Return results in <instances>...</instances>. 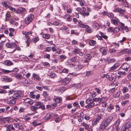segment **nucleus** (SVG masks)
<instances>
[{
	"label": "nucleus",
	"instance_id": "11",
	"mask_svg": "<svg viewBox=\"0 0 131 131\" xmlns=\"http://www.w3.org/2000/svg\"><path fill=\"white\" fill-rule=\"evenodd\" d=\"M120 66V64L118 63H116L110 69V70L111 71H114L116 70Z\"/></svg>",
	"mask_w": 131,
	"mask_h": 131
},
{
	"label": "nucleus",
	"instance_id": "59",
	"mask_svg": "<svg viewBox=\"0 0 131 131\" xmlns=\"http://www.w3.org/2000/svg\"><path fill=\"white\" fill-rule=\"evenodd\" d=\"M114 28L112 27H110L108 28V31L112 32H113Z\"/></svg>",
	"mask_w": 131,
	"mask_h": 131
},
{
	"label": "nucleus",
	"instance_id": "40",
	"mask_svg": "<svg viewBox=\"0 0 131 131\" xmlns=\"http://www.w3.org/2000/svg\"><path fill=\"white\" fill-rule=\"evenodd\" d=\"M117 51L116 50L114 49H112L110 50V52L112 54H113L115 53Z\"/></svg>",
	"mask_w": 131,
	"mask_h": 131
},
{
	"label": "nucleus",
	"instance_id": "38",
	"mask_svg": "<svg viewBox=\"0 0 131 131\" xmlns=\"http://www.w3.org/2000/svg\"><path fill=\"white\" fill-rule=\"evenodd\" d=\"M81 125L85 127V129H88L89 127V126L88 125L85 123L84 122H83L81 124Z\"/></svg>",
	"mask_w": 131,
	"mask_h": 131
},
{
	"label": "nucleus",
	"instance_id": "41",
	"mask_svg": "<svg viewBox=\"0 0 131 131\" xmlns=\"http://www.w3.org/2000/svg\"><path fill=\"white\" fill-rule=\"evenodd\" d=\"M90 45L92 46H94L96 43V42L93 40H90L89 41Z\"/></svg>",
	"mask_w": 131,
	"mask_h": 131
},
{
	"label": "nucleus",
	"instance_id": "54",
	"mask_svg": "<svg viewBox=\"0 0 131 131\" xmlns=\"http://www.w3.org/2000/svg\"><path fill=\"white\" fill-rule=\"evenodd\" d=\"M74 106L77 107V108H79L80 107V105H79L78 103L77 102H74L73 104Z\"/></svg>",
	"mask_w": 131,
	"mask_h": 131
},
{
	"label": "nucleus",
	"instance_id": "19",
	"mask_svg": "<svg viewBox=\"0 0 131 131\" xmlns=\"http://www.w3.org/2000/svg\"><path fill=\"white\" fill-rule=\"evenodd\" d=\"M32 77L36 81H39L41 80V78H40L39 75L35 73H33Z\"/></svg>",
	"mask_w": 131,
	"mask_h": 131
},
{
	"label": "nucleus",
	"instance_id": "16",
	"mask_svg": "<svg viewBox=\"0 0 131 131\" xmlns=\"http://www.w3.org/2000/svg\"><path fill=\"white\" fill-rule=\"evenodd\" d=\"M25 8L20 7L17 9L16 12L18 14H23L24 13V11H25Z\"/></svg>",
	"mask_w": 131,
	"mask_h": 131
},
{
	"label": "nucleus",
	"instance_id": "12",
	"mask_svg": "<svg viewBox=\"0 0 131 131\" xmlns=\"http://www.w3.org/2000/svg\"><path fill=\"white\" fill-rule=\"evenodd\" d=\"M16 99L13 96L10 97L9 99H8V100L9 104H14L16 102Z\"/></svg>",
	"mask_w": 131,
	"mask_h": 131
},
{
	"label": "nucleus",
	"instance_id": "48",
	"mask_svg": "<svg viewBox=\"0 0 131 131\" xmlns=\"http://www.w3.org/2000/svg\"><path fill=\"white\" fill-rule=\"evenodd\" d=\"M126 38L125 37H124L123 38L122 40L119 41L118 42H120L121 44L122 45L123 44V42L126 40Z\"/></svg>",
	"mask_w": 131,
	"mask_h": 131
},
{
	"label": "nucleus",
	"instance_id": "14",
	"mask_svg": "<svg viewBox=\"0 0 131 131\" xmlns=\"http://www.w3.org/2000/svg\"><path fill=\"white\" fill-rule=\"evenodd\" d=\"M99 50L102 53L103 55H105L107 54L106 49L105 47L101 48L99 49Z\"/></svg>",
	"mask_w": 131,
	"mask_h": 131
},
{
	"label": "nucleus",
	"instance_id": "13",
	"mask_svg": "<svg viewBox=\"0 0 131 131\" xmlns=\"http://www.w3.org/2000/svg\"><path fill=\"white\" fill-rule=\"evenodd\" d=\"M111 23L112 24H114L115 25H118V20L117 18L115 17H114L111 19Z\"/></svg>",
	"mask_w": 131,
	"mask_h": 131
},
{
	"label": "nucleus",
	"instance_id": "33",
	"mask_svg": "<svg viewBox=\"0 0 131 131\" xmlns=\"http://www.w3.org/2000/svg\"><path fill=\"white\" fill-rule=\"evenodd\" d=\"M119 121H116V124H117L115 125V128L117 131H119L120 129V127L119 126L118 124L119 123Z\"/></svg>",
	"mask_w": 131,
	"mask_h": 131
},
{
	"label": "nucleus",
	"instance_id": "23",
	"mask_svg": "<svg viewBox=\"0 0 131 131\" xmlns=\"http://www.w3.org/2000/svg\"><path fill=\"white\" fill-rule=\"evenodd\" d=\"M116 77L114 74H113L110 76L109 80L112 82L115 81L116 80Z\"/></svg>",
	"mask_w": 131,
	"mask_h": 131
},
{
	"label": "nucleus",
	"instance_id": "18",
	"mask_svg": "<svg viewBox=\"0 0 131 131\" xmlns=\"http://www.w3.org/2000/svg\"><path fill=\"white\" fill-rule=\"evenodd\" d=\"M121 93V91H119L116 92L113 94V97L115 98H118L120 96Z\"/></svg>",
	"mask_w": 131,
	"mask_h": 131
},
{
	"label": "nucleus",
	"instance_id": "22",
	"mask_svg": "<svg viewBox=\"0 0 131 131\" xmlns=\"http://www.w3.org/2000/svg\"><path fill=\"white\" fill-rule=\"evenodd\" d=\"M53 101H54L56 103H59L61 102L62 101V98L61 97H57V98L54 99Z\"/></svg>",
	"mask_w": 131,
	"mask_h": 131
},
{
	"label": "nucleus",
	"instance_id": "36",
	"mask_svg": "<svg viewBox=\"0 0 131 131\" xmlns=\"http://www.w3.org/2000/svg\"><path fill=\"white\" fill-rule=\"evenodd\" d=\"M78 58L77 57H73L70 60L71 61L73 62H76L78 61Z\"/></svg>",
	"mask_w": 131,
	"mask_h": 131
},
{
	"label": "nucleus",
	"instance_id": "4",
	"mask_svg": "<svg viewBox=\"0 0 131 131\" xmlns=\"http://www.w3.org/2000/svg\"><path fill=\"white\" fill-rule=\"evenodd\" d=\"M23 95L21 92L18 91H15L13 94V96L16 99H19L23 97Z\"/></svg>",
	"mask_w": 131,
	"mask_h": 131
},
{
	"label": "nucleus",
	"instance_id": "61",
	"mask_svg": "<svg viewBox=\"0 0 131 131\" xmlns=\"http://www.w3.org/2000/svg\"><path fill=\"white\" fill-rule=\"evenodd\" d=\"M45 97H46L48 95V94L47 93V92L46 91H44L43 92L42 94Z\"/></svg>",
	"mask_w": 131,
	"mask_h": 131
},
{
	"label": "nucleus",
	"instance_id": "46",
	"mask_svg": "<svg viewBox=\"0 0 131 131\" xmlns=\"http://www.w3.org/2000/svg\"><path fill=\"white\" fill-rule=\"evenodd\" d=\"M39 40V38L38 37H36L32 39V41L35 43L37 42Z\"/></svg>",
	"mask_w": 131,
	"mask_h": 131
},
{
	"label": "nucleus",
	"instance_id": "34",
	"mask_svg": "<svg viewBox=\"0 0 131 131\" xmlns=\"http://www.w3.org/2000/svg\"><path fill=\"white\" fill-rule=\"evenodd\" d=\"M121 90L123 93H125L128 91V89L127 87H124Z\"/></svg>",
	"mask_w": 131,
	"mask_h": 131
},
{
	"label": "nucleus",
	"instance_id": "3",
	"mask_svg": "<svg viewBox=\"0 0 131 131\" xmlns=\"http://www.w3.org/2000/svg\"><path fill=\"white\" fill-rule=\"evenodd\" d=\"M34 18V15L32 14L28 15L25 18L24 23L26 24H29L33 21Z\"/></svg>",
	"mask_w": 131,
	"mask_h": 131
},
{
	"label": "nucleus",
	"instance_id": "35",
	"mask_svg": "<svg viewBox=\"0 0 131 131\" xmlns=\"http://www.w3.org/2000/svg\"><path fill=\"white\" fill-rule=\"evenodd\" d=\"M35 92L34 91L31 92L30 93V97L34 99L36 97V95L35 94Z\"/></svg>",
	"mask_w": 131,
	"mask_h": 131
},
{
	"label": "nucleus",
	"instance_id": "9",
	"mask_svg": "<svg viewBox=\"0 0 131 131\" xmlns=\"http://www.w3.org/2000/svg\"><path fill=\"white\" fill-rule=\"evenodd\" d=\"M6 47L10 48H16L17 46V45L15 43H7L6 44Z\"/></svg>",
	"mask_w": 131,
	"mask_h": 131
},
{
	"label": "nucleus",
	"instance_id": "31",
	"mask_svg": "<svg viewBox=\"0 0 131 131\" xmlns=\"http://www.w3.org/2000/svg\"><path fill=\"white\" fill-rule=\"evenodd\" d=\"M42 37L44 38L48 39L50 38V35L48 34H44L42 35Z\"/></svg>",
	"mask_w": 131,
	"mask_h": 131
},
{
	"label": "nucleus",
	"instance_id": "2",
	"mask_svg": "<svg viewBox=\"0 0 131 131\" xmlns=\"http://www.w3.org/2000/svg\"><path fill=\"white\" fill-rule=\"evenodd\" d=\"M85 103L88 104L85 106V108L87 109L91 108L95 105V103L92 100L90 99H88L86 100Z\"/></svg>",
	"mask_w": 131,
	"mask_h": 131
},
{
	"label": "nucleus",
	"instance_id": "44",
	"mask_svg": "<svg viewBox=\"0 0 131 131\" xmlns=\"http://www.w3.org/2000/svg\"><path fill=\"white\" fill-rule=\"evenodd\" d=\"M129 100H126L124 101H122L121 102V104L123 106H124L126 104L128 103L129 102Z\"/></svg>",
	"mask_w": 131,
	"mask_h": 131
},
{
	"label": "nucleus",
	"instance_id": "21",
	"mask_svg": "<svg viewBox=\"0 0 131 131\" xmlns=\"http://www.w3.org/2000/svg\"><path fill=\"white\" fill-rule=\"evenodd\" d=\"M76 10L78 12H80L81 14V13H84L86 11V9L84 7H82V8L78 7Z\"/></svg>",
	"mask_w": 131,
	"mask_h": 131
},
{
	"label": "nucleus",
	"instance_id": "1",
	"mask_svg": "<svg viewBox=\"0 0 131 131\" xmlns=\"http://www.w3.org/2000/svg\"><path fill=\"white\" fill-rule=\"evenodd\" d=\"M113 119V117L110 116L107 118L104 119L102 122L99 128V131H103L106 127L108 126Z\"/></svg>",
	"mask_w": 131,
	"mask_h": 131
},
{
	"label": "nucleus",
	"instance_id": "50",
	"mask_svg": "<svg viewBox=\"0 0 131 131\" xmlns=\"http://www.w3.org/2000/svg\"><path fill=\"white\" fill-rule=\"evenodd\" d=\"M10 16V13L9 12L7 13L6 14V18L7 20H9V18Z\"/></svg>",
	"mask_w": 131,
	"mask_h": 131
},
{
	"label": "nucleus",
	"instance_id": "25",
	"mask_svg": "<svg viewBox=\"0 0 131 131\" xmlns=\"http://www.w3.org/2000/svg\"><path fill=\"white\" fill-rule=\"evenodd\" d=\"M2 4L4 7H5L6 8H8L10 4L9 2L6 1H4L2 3Z\"/></svg>",
	"mask_w": 131,
	"mask_h": 131
},
{
	"label": "nucleus",
	"instance_id": "32",
	"mask_svg": "<svg viewBox=\"0 0 131 131\" xmlns=\"http://www.w3.org/2000/svg\"><path fill=\"white\" fill-rule=\"evenodd\" d=\"M80 50L78 48H76L74 49V50L72 51L73 53L75 54H78Z\"/></svg>",
	"mask_w": 131,
	"mask_h": 131
},
{
	"label": "nucleus",
	"instance_id": "47",
	"mask_svg": "<svg viewBox=\"0 0 131 131\" xmlns=\"http://www.w3.org/2000/svg\"><path fill=\"white\" fill-rule=\"evenodd\" d=\"M38 109V107L34 106H32L31 110L32 111L35 112Z\"/></svg>",
	"mask_w": 131,
	"mask_h": 131
},
{
	"label": "nucleus",
	"instance_id": "64",
	"mask_svg": "<svg viewBox=\"0 0 131 131\" xmlns=\"http://www.w3.org/2000/svg\"><path fill=\"white\" fill-rule=\"evenodd\" d=\"M123 6L124 7H126L128 6V3H127L126 1H125V2H123Z\"/></svg>",
	"mask_w": 131,
	"mask_h": 131
},
{
	"label": "nucleus",
	"instance_id": "56",
	"mask_svg": "<svg viewBox=\"0 0 131 131\" xmlns=\"http://www.w3.org/2000/svg\"><path fill=\"white\" fill-rule=\"evenodd\" d=\"M118 73L120 75H125L126 73L125 72L119 71L118 72Z\"/></svg>",
	"mask_w": 131,
	"mask_h": 131
},
{
	"label": "nucleus",
	"instance_id": "28",
	"mask_svg": "<svg viewBox=\"0 0 131 131\" xmlns=\"http://www.w3.org/2000/svg\"><path fill=\"white\" fill-rule=\"evenodd\" d=\"M14 77L18 79H21L22 78V75L19 73L14 74Z\"/></svg>",
	"mask_w": 131,
	"mask_h": 131
},
{
	"label": "nucleus",
	"instance_id": "45",
	"mask_svg": "<svg viewBox=\"0 0 131 131\" xmlns=\"http://www.w3.org/2000/svg\"><path fill=\"white\" fill-rule=\"evenodd\" d=\"M32 82V81L30 80V79L29 78L28 79H27L25 80V83L27 84L31 83Z\"/></svg>",
	"mask_w": 131,
	"mask_h": 131
},
{
	"label": "nucleus",
	"instance_id": "62",
	"mask_svg": "<svg viewBox=\"0 0 131 131\" xmlns=\"http://www.w3.org/2000/svg\"><path fill=\"white\" fill-rule=\"evenodd\" d=\"M30 117L27 116H25L24 118V119L25 121H28V120H30Z\"/></svg>",
	"mask_w": 131,
	"mask_h": 131
},
{
	"label": "nucleus",
	"instance_id": "57",
	"mask_svg": "<svg viewBox=\"0 0 131 131\" xmlns=\"http://www.w3.org/2000/svg\"><path fill=\"white\" fill-rule=\"evenodd\" d=\"M130 96L128 93L126 94L124 96V98L125 99H127L129 98Z\"/></svg>",
	"mask_w": 131,
	"mask_h": 131
},
{
	"label": "nucleus",
	"instance_id": "39",
	"mask_svg": "<svg viewBox=\"0 0 131 131\" xmlns=\"http://www.w3.org/2000/svg\"><path fill=\"white\" fill-rule=\"evenodd\" d=\"M4 80L5 81L8 82H10L12 81V79L11 78H7V77H5L4 79Z\"/></svg>",
	"mask_w": 131,
	"mask_h": 131
},
{
	"label": "nucleus",
	"instance_id": "52",
	"mask_svg": "<svg viewBox=\"0 0 131 131\" xmlns=\"http://www.w3.org/2000/svg\"><path fill=\"white\" fill-rule=\"evenodd\" d=\"M116 89L115 88H114L110 89L108 91L110 93H111L114 92L116 90Z\"/></svg>",
	"mask_w": 131,
	"mask_h": 131
},
{
	"label": "nucleus",
	"instance_id": "53",
	"mask_svg": "<svg viewBox=\"0 0 131 131\" xmlns=\"http://www.w3.org/2000/svg\"><path fill=\"white\" fill-rule=\"evenodd\" d=\"M30 40L29 38H28L27 39V40L26 41V42L27 43V46H28L30 45Z\"/></svg>",
	"mask_w": 131,
	"mask_h": 131
},
{
	"label": "nucleus",
	"instance_id": "5",
	"mask_svg": "<svg viewBox=\"0 0 131 131\" xmlns=\"http://www.w3.org/2000/svg\"><path fill=\"white\" fill-rule=\"evenodd\" d=\"M131 127V124L129 123H126L124 125L121 129V131H130L129 129Z\"/></svg>",
	"mask_w": 131,
	"mask_h": 131
},
{
	"label": "nucleus",
	"instance_id": "43",
	"mask_svg": "<svg viewBox=\"0 0 131 131\" xmlns=\"http://www.w3.org/2000/svg\"><path fill=\"white\" fill-rule=\"evenodd\" d=\"M48 76L49 77L53 78L55 76V74L54 72H51Z\"/></svg>",
	"mask_w": 131,
	"mask_h": 131
},
{
	"label": "nucleus",
	"instance_id": "58",
	"mask_svg": "<svg viewBox=\"0 0 131 131\" xmlns=\"http://www.w3.org/2000/svg\"><path fill=\"white\" fill-rule=\"evenodd\" d=\"M95 89L96 91L98 94H100L101 93V90L98 88H96Z\"/></svg>",
	"mask_w": 131,
	"mask_h": 131
},
{
	"label": "nucleus",
	"instance_id": "20",
	"mask_svg": "<svg viewBox=\"0 0 131 131\" xmlns=\"http://www.w3.org/2000/svg\"><path fill=\"white\" fill-rule=\"evenodd\" d=\"M85 28H86V29L85 30V32L88 33H91L93 31L92 29L91 28H89V26L88 25H86V26H85Z\"/></svg>",
	"mask_w": 131,
	"mask_h": 131
},
{
	"label": "nucleus",
	"instance_id": "60",
	"mask_svg": "<svg viewBox=\"0 0 131 131\" xmlns=\"http://www.w3.org/2000/svg\"><path fill=\"white\" fill-rule=\"evenodd\" d=\"M79 2H80V5L81 6H83L84 5L85 2L84 1L81 0V1Z\"/></svg>",
	"mask_w": 131,
	"mask_h": 131
},
{
	"label": "nucleus",
	"instance_id": "30",
	"mask_svg": "<svg viewBox=\"0 0 131 131\" xmlns=\"http://www.w3.org/2000/svg\"><path fill=\"white\" fill-rule=\"evenodd\" d=\"M84 67V66H83L81 65H79L76 66L75 69L77 70L78 71Z\"/></svg>",
	"mask_w": 131,
	"mask_h": 131
},
{
	"label": "nucleus",
	"instance_id": "49",
	"mask_svg": "<svg viewBox=\"0 0 131 131\" xmlns=\"http://www.w3.org/2000/svg\"><path fill=\"white\" fill-rule=\"evenodd\" d=\"M119 30V28L116 27L115 28H114L113 32L114 33H117Z\"/></svg>",
	"mask_w": 131,
	"mask_h": 131
},
{
	"label": "nucleus",
	"instance_id": "51",
	"mask_svg": "<svg viewBox=\"0 0 131 131\" xmlns=\"http://www.w3.org/2000/svg\"><path fill=\"white\" fill-rule=\"evenodd\" d=\"M2 72L4 73H8L10 72H11V71L6 70L4 69H2Z\"/></svg>",
	"mask_w": 131,
	"mask_h": 131
},
{
	"label": "nucleus",
	"instance_id": "26",
	"mask_svg": "<svg viewBox=\"0 0 131 131\" xmlns=\"http://www.w3.org/2000/svg\"><path fill=\"white\" fill-rule=\"evenodd\" d=\"M78 23L79 26L81 28H85V26L87 25L84 24L81 20L78 21Z\"/></svg>",
	"mask_w": 131,
	"mask_h": 131
},
{
	"label": "nucleus",
	"instance_id": "42",
	"mask_svg": "<svg viewBox=\"0 0 131 131\" xmlns=\"http://www.w3.org/2000/svg\"><path fill=\"white\" fill-rule=\"evenodd\" d=\"M5 119L6 121H7V122H12L13 121V119L10 117H8L5 118Z\"/></svg>",
	"mask_w": 131,
	"mask_h": 131
},
{
	"label": "nucleus",
	"instance_id": "6",
	"mask_svg": "<svg viewBox=\"0 0 131 131\" xmlns=\"http://www.w3.org/2000/svg\"><path fill=\"white\" fill-rule=\"evenodd\" d=\"M33 101L30 98L26 99L24 101L25 105L26 106H29L32 104L34 103Z\"/></svg>",
	"mask_w": 131,
	"mask_h": 131
},
{
	"label": "nucleus",
	"instance_id": "63",
	"mask_svg": "<svg viewBox=\"0 0 131 131\" xmlns=\"http://www.w3.org/2000/svg\"><path fill=\"white\" fill-rule=\"evenodd\" d=\"M38 108H41L43 110H44L45 109V106L43 105H41L39 107H38Z\"/></svg>",
	"mask_w": 131,
	"mask_h": 131
},
{
	"label": "nucleus",
	"instance_id": "24",
	"mask_svg": "<svg viewBox=\"0 0 131 131\" xmlns=\"http://www.w3.org/2000/svg\"><path fill=\"white\" fill-rule=\"evenodd\" d=\"M64 18L66 19V20L69 21H71L72 20L71 16L69 15H66L64 16Z\"/></svg>",
	"mask_w": 131,
	"mask_h": 131
},
{
	"label": "nucleus",
	"instance_id": "17",
	"mask_svg": "<svg viewBox=\"0 0 131 131\" xmlns=\"http://www.w3.org/2000/svg\"><path fill=\"white\" fill-rule=\"evenodd\" d=\"M54 116V115L52 113H50L47 114L45 117V119L46 120H48L50 119L52 116Z\"/></svg>",
	"mask_w": 131,
	"mask_h": 131
},
{
	"label": "nucleus",
	"instance_id": "7",
	"mask_svg": "<svg viewBox=\"0 0 131 131\" xmlns=\"http://www.w3.org/2000/svg\"><path fill=\"white\" fill-rule=\"evenodd\" d=\"M114 12H117L119 13L121 16L124 15V13L126 12V10L125 9H123L121 8L118 7L115 8L114 10Z\"/></svg>",
	"mask_w": 131,
	"mask_h": 131
},
{
	"label": "nucleus",
	"instance_id": "55",
	"mask_svg": "<svg viewBox=\"0 0 131 131\" xmlns=\"http://www.w3.org/2000/svg\"><path fill=\"white\" fill-rule=\"evenodd\" d=\"M85 56L86 58L88 60H90L92 58L91 55L89 54H86Z\"/></svg>",
	"mask_w": 131,
	"mask_h": 131
},
{
	"label": "nucleus",
	"instance_id": "15",
	"mask_svg": "<svg viewBox=\"0 0 131 131\" xmlns=\"http://www.w3.org/2000/svg\"><path fill=\"white\" fill-rule=\"evenodd\" d=\"M121 67L123 69L127 71L129 68V66L127 63H125L122 65Z\"/></svg>",
	"mask_w": 131,
	"mask_h": 131
},
{
	"label": "nucleus",
	"instance_id": "37",
	"mask_svg": "<svg viewBox=\"0 0 131 131\" xmlns=\"http://www.w3.org/2000/svg\"><path fill=\"white\" fill-rule=\"evenodd\" d=\"M114 105L111 104H110L109 107L107 108V110L108 112H110L111 110L113 109L114 107Z\"/></svg>",
	"mask_w": 131,
	"mask_h": 131
},
{
	"label": "nucleus",
	"instance_id": "8",
	"mask_svg": "<svg viewBox=\"0 0 131 131\" xmlns=\"http://www.w3.org/2000/svg\"><path fill=\"white\" fill-rule=\"evenodd\" d=\"M101 118V115H99L97 116L96 118L94 119L92 121V125L94 126L97 124L98 123L100 120Z\"/></svg>",
	"mask_w": 131,
	"mask_h": 131
},
{
	"label": "nucleus",
	"instance_id": "10",
	"mask_svg": "<svg viewBox=\"0 0 131 131\" xmlns=\"http://www.w3.org/2000/svg\"><path fill=\"white\" fill-rule=\"evenodd\" d=\"M71 80V79L68 78H66L64 79L62 81V84L63 85H66L69 83Z\"/></svg>",
	"mask_w": 131,
	"mask_h": 131
},
{
	"label": "nucleus",
	"instance_id": "29",
	"mask_svg": "<svg viewBox=\"0 0 131 131\" xmlns=\"http://www.w3.org/2000/svg\"><path fill=\"white\" fill-rule=\"evenodd\" d=\"M94 100V102H96V103L97 102V103L95 104V105L96 106L98 103H100L101 102L102 99H100V98H95Z\"/></svg>",
	"mask_w": 131,
	"mask_h": 131
},
{
	"label": "nucleus",
	"instance_id": "27",
	"mask_svg": "<svg viewBox=\"0 0 131 131\" xmlns=\"http://www.w3.org/2000/svg\"><path fill=\"white\" fill-rule=\"evenodd\" d=\"M3 63L8 66H10L13 64V63L12 62L8 60H6L5 61L3 62Z\"/></svg>",
	"mask_w": 131,
	"mask_h": 131
}]
</instances>
